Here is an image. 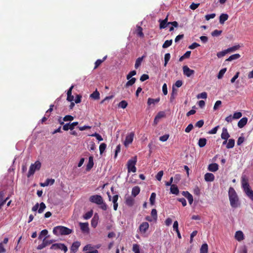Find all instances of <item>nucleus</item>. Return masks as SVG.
Instances as JSON below:
<instances>
[{"instance_id":"19","label":"nucleus","mask_w":253,"mask_h":253,"mask_svg":"<svg viewBox=\"0 0 253 253\" xmlns=\"http://www.w3.org/2000/svg\"><path fill=\"white\" fill-rule=\"evenodd\" d=\"M134 203V200L133 198L129 196L126 199L125 203L126 205L129 207H132Z\"/></svg>"},{"instance_id":"3","label":"nucleus","mask_w":253,"mask_h":253,"mask_svg":"<svg viewBox=\"0 0 253 253\" xmlns=\"http://www.w3.org/2000/svg\"><path fill=\"white\" fill-rule=\"evenodd\" d=\"M73 230L68 227L63 226H57L53 229V233L54 235H68L72 233Z\"/></svg>"},{"instance_id":"41","label":"nucleus","mask_w":253,"mask_h":253,"mask_svg":"<svg viewBox=\"0 0 253 253\" xmlns=\"http://www.w3.org/2000/svg\"><path fill=\"white\" fill-rule=\"evenodd\" d=\"M45 208H46V206H45V204L43 202H42L40 204V208L38 210V212L39 213H42Z\"/></svg>"},{"instance_id":"18","label":"nucleus","mask_w":253,"mask_h":253,"mask_svg":"<svg viewBox=\"0 0 253 253\" xmlns=\"http://www.w3.org/2000/svg\"><path fill=\"white\" fill-rule=\"evenodd\" d=\"M140 191V187L138 186H134L132 189L131 195L133 197H135L139 194Z\"/></svg>"},{"instance_id":"20","label":"nucleus","mask_w":253,"mask_h":253,"mask_svg":"<svg viewBox=\"0 0 253 253\" xmlns=\"http://www.w3.org/2000/svg\"><path fill=\"white\" fill-rule=\"evenodd\" d=\"M55 180L54 179H47L44 183H41V186L42 187L47 186L49 185H52L54 184Z\"/></svg>"},{"instance_id":"44","label":"nucleus","mask_w":253,"mask_h":253,"mask_svg":"<svg viewBox=\"0 0 253 253\" xmlns=\"http://www.w3.org/2000/svg\"><path fill=\"white\" fill-rule=\"evenodd\" d=\"M106 144L104 143H101L99 146V151L100 154H102L106 148Z\"/></svg>"},{"instance_id":"28","label":"nucleus","mask_w":253,"mask_h":253,"mask_svg":"<svg viewBox=\"0 0 253 253\" xmlns=\"http://www.w3.org/2000/svg\"><path fill=\"white\" fill-rule=\"evenodd\" d=\"M208 245L207 243L203 244L200 248V253H208Z\"/></svg>"},{"instance_id":"26","label":"nucleus","mask_w":253,"mask_h":253,"mask_svg":"<svg viewBox=\"0 0 253 253\" xmlns=\"http://www.w3.org/2000/svg\"><path fill=\"white\" fill-rule=\"evenodd\" d=\"M90 97L95 100H98L100 98V93L96 89L95 91L90 95Z\"/></svg>"},{"instance_id":"34","label":"nucleus","mask_w":253,"mask_h":253,"mask_svg":"<svg viewBox=\"0 0 253 253\" xmlns=\"http://www.w3.org/2000/svg\"><path fill=\"white\" fill-rule=\"evenodd\" d=\"M172 42V40L166 41L162 45L163 48H168V47L170 46L171 45Z\"/></svg>"},{"instance_id":"30","label":"nucleus","mask_w":253,"mask_h":253,"mask_svg":"<svg viewBox=\"0 0 253 253\" xmlns=\"http://www.w3.org/2000/svg\"><path fill=\"white\" fill-rule=\"evenodd\" d=\"M160 101V98H158L156 99H153L151 98H149L148 99L147 103L149 105H150L151 104H155L156 103H158Z\"/></svg>"},{"instance_id":"58","label":"nucleus","mask_w":253,"mask_h":253,"mask_svg":"<svg viewBox=\"0 0 253 253\" xmlns=\"http://www.w3.org/2000/svg\"><path fill=\"white\" fill-rule=\"evenodd\" d=\"M218 128H219V126H217L214 127V128H213L212 129H211V130H210L209 131V133L212 134L216 133Z\"/></svg>"},{"instance_id":"40","label":"nucleus","mask_w":253,"mask_h":253,"mask_svg":"<svg viewBox=\"0 0 253 253\" xmlns=\"http://www.w3.org/2000/svg\"><path fill=\"white\" fill-rule=\"evenodd\" d=\"M159 22L160 23V29H161L166 28L167 25H169L168 23L163 21L161 19L159 20Z\"/></svg>"},{"instance_id":"53","label":"nucleus","mask_w":253,"mask_h":253,"mask_svg":"<svg viewBox=\"0 0 253 253\" xmlns=\"http://www.w3.org/2000/svg\"><path fill=\"white\" fill-rule=\"evenodd\" d=\"M169 137V134H165L163 136H161L159 138V140L162 142L166 141Z\"/></svg>"},{"instance_id":"55","label":"nucleus","mask_w":253,"mask_h":253,"mask_svg":"<svg viewBox=\"0 0 253 253\" xmlns=\"http://www.w3.org/2000/svg\"><path fill=\"white\" fill-rule=\"evenodd\" d=\"M151 215L154 218V219H156L157 218V210L155 209H153L151 211Z\"/></svg>"},{"instance_id":"56","label":"nucleus","mask_w":253,"mask_h":253,"mask_svg":"<svg viewBox=\"0 0 253 253\" xmlns=\"http://www.w3.org/2000/svg\"><path fill=\"white\" fill-rule=\"evenodd\" d=\"M198 98H203L206 99L207 97V93L206 92H203L200 94H199L197 96Z\"/></svg>"},{"instance_id":"11","label":"nucleus","mask_w":253,"mask_h":253,"mask_svg":"<svg viewBox=\"0 0 253 253\" xmlns=\"http://www.w3.org/2000/svg\"><path fill=\"white\" fill-rule=\"evenodd\" d=\"M149 225L148 222H143L139 226V230L140 232L145 233L149 228Z\"/></svg>"},{"instance_id":"50","label":"nucleus","mask_w":253,"mask_h":253,"mask_svg":"<svg viewBox=\"0 0 253 253\" xmlns=\"http://www.w3.org/2000/svg\"><path fill=\"white\" fill-rule=\"evenodd\" d=\"M63 121H72L74 120V117L71 115H66L65 116L63 119Z\"/></svg>"},{"instance_id":"39","label":"nucleus","mask_w":253,"mask_h":253,"mask_svg":"<svg viewBox=\"0 0 253 253\" xmlns=\"http://www.w3.org/2000/svg\"><path fill=\"white\" fill-rule=\"evenodd\" d=\"M226 68L220 70L217 75V78L219 79H221L223 77V76L224 74H225V73L226 72Z\"/></svg>"},{"instance_id":"25","label":"nucleus","mask_w":253,"mask_h":253,"mask_svg":"<svg viewBox=\"0 0 253 253\" xmlns=\"http://www.w3.org/2000/svg\"><path fill=\"white\" fill-rule=\"evenodd\" d=\"M107 56L106 55L102 58V59H97L95 62V66L94 67V69L98 68V67H99L101 64V63L107 59Z\"/></svg>"},{"instance_id":"48","label":"nucleus","mask_w":253,"mask_h":253,"mask_svg":"<svg viewBox=\"0 0 253 253\" xmlns=\"http://www.w3.org/2000/svg\"><path fill=\"white\" fill-rule=\"evenodd\" d=\"M163 174H164V172L163 170H161V171H159L158 173L156 175V178L158 181H161L162 179V176L163 175Z\"/></svg>"},{"instance_id":"61","label":"nucleus","mask_w":253,"mask_h":253,"mask_svg":"<svg viewBox=\"0 0 253 253\" xmlns=\"http://www.w3.org/2000/svg\"><path fill=\"white\" fill-rule=\"evenodd\" d=\"M215 16V14L212 13L210 14H207L205 16V19L206 20H209L211 19H212L214 18Z\"/></svg>"},{"instance_id":"14","label":"nucleus","mask_w":253,"mask_h":253,"mask_svg":"<svg viewBox=\"0 0 253 253\" xmlns=\"http://www.w3.org/2000/svg\"><path fill=\"white\" fill-rule=\"evenodd\" d=\"M204 178L207 182H212L214 181L215 177L212 173L208 172L205 174Z\"/></svg>"},{"instance_id":"7","label":"nucleus","mask_w":253,"mask_h":253,"mask_svg":"<svg viewBox=\"0 0 253 253\" xmlns=\"http://www.w3.org/2000/svg\"><path fill=\"white\" fill-rule=\"evenodd\" d=\"M103 199L100 195H94L90 197L89 201L92 203H95L97 205H100L102 203Z\"/></svg>"},{"instance_id":"29","label":"nucleus","mask_w":253,"mask_h":253,"mask_svg":"<svg viewBox=\"0 0 253 253\" xmlns=\"http://www.w3.org/2000/svg\"><path fill=\"white\" fill-rule=\"evenodd\" d=\"M207 143V139L205 138H201L198 141V145L200 147H204Z\"/></svg>"},{"instance_id":"27","label":"nucleus","mask_w":253,"mask_h":253,"mask_svg":"<svg viewBox=\"0 0 253 253\" xmlns=\"http://www.w3.org/2000/svg\"><path fill=\"white\" fill-rule=\"evenodd\" d=\"M128 81L126 82V84L125 85V87L127 88L129 86L132 85L136 81V79L135 78H132L130 80H128Z\"/></svg>"},{"instance_id":"52","label":"nucleus","mask_w":253,"mask_h":253,"mask_svg":"<svg viewBox=\"0 0 253 253\" xmlns=\"http://www.w3.org/2000/svg\"><path fill=\"white\" fill-rule=\"evenodd\" d=\"M242 114L241 112H235L233 114V118L234 119H238L242 117Z\"/></svg>"},{"instance_id":"24","label":"nucleus","mask_w":253,"mask_h":253,"mask_svg":"<svg viewBox=\"0 0 253 253\" xmlns=\"http://www.w3.org/2000/svg\"><path fill=\"white\" fill-rule=\"evenodd\" d=\"M170 193L175 195H178L179 193V189L177 186L175 184H172L171 185Z\"/></svg>"},{"instance_id":"38","label":"nucleus","mask_w":253,"mask_h":253,"mask_svg":"<svg viewBox=\"0 0 253 253\" xmlns=\"http://www.w3.org/2000/svg\"><path fill=\"white\" fill-rule=\"evenodd\" d=\"M165 116V113L164 112H159L155 117V121L159 120L160 119Z\"/></svg>"},{"instance_id":"16","label":"nucleus","mask_w":253,"mask_h":253,"mask_svg":"<svg viewBox=\"0 0 253 253\" xmlns=\"http://www.w3.org/2000/svg\"><path fill=\"white\" fill-rule=\"evenodd\" d=\"M93 165V157L92 156H90L89 157L88 162L86 165V170H90L92 168Z\"/></svg>"},{"instance_id":"45","label":"nucleus","mask_w":253,"mask_h":253,"mask_svg":"<svg viewBox=\"0 0 253 253\" xmlns=\"http://www.w3.org/2000/svg\"><path fill=\"white\" fill-rule=\"evenodd\" d=\"M132 251L134 253H140L139 246L137 244L133 245Z\"/></svg>"},{"instance_id":"62","label":"nucleus","mask_w":253,"mask_h":253,"mask_svg":"<svg viewBox=\"0 0 253 253\" xmlns=\"http://www.w3.org/2000/svg\"><path fill=\"white\" fill-rule=\"evenodd\" d=\"M163 92L164 95L168 94L167 85L166 84H164L162 87Z\"/></svg>"},{"instance_id":"36","label":"nucleus","mask_w":253,"mask_h":253,"mask_svg":"<svg viewBox=\"0 0 253 253\" xmlns=\"http://www.w3.org/2000/svg\"><path fill=\"white\" fill-rule=\"evenodd\" d=\"M156 197V194L155 193L153 192L151 194L150 198V203L151 205H154Z\"/></svg>"},{"instance_id":"15","label":"nucleus","mask_w":253,"mask_h":253,"mask_svg":"<svg viewBox=\"0 0 253 253\" xmlns=\"http://www.w3.org/2000/svg\"><path fill=\"white\" fill-rule=\"evenodd\" d=\"M218 165L216 163H212L209 165L208 170L211 172H215L218 169Z\"/></svg>"},{"instance_id":"47","label":"nucleus","mask_w":253,"mask_h":253,"mask_svg":"<svg viewBox=\"0 0 253 253\" xmlns=\"http://www.w3.org/2000/svg\"><path fill=\"white\" fill-rule=\"evenodd\" d=\"M221 33V30H215L211 33V35L213 37H217L219 36Z\"/></svg>"},{"instance_id":"17","label":"nucleus","mask_w":253,"mask_h":253,"mask_svg":"<svg viewBox=\"0 0 253 253\" xmlns=\"http://www.w3.org/2000/svg\"><path fill=\"white\" fill-rule=\"evenodd\" d=\"M248 119L246 117L242 118L238 123V126L241 128H243L247 123Z\"/></svg>"},{"instance_id":"10","label":"nucleus","mask_w":253,"mask_h":253,"mask_svg":"<svg viewBox=\"0 0 253 253\" xmlns=\"http://www.w3.org/2000/svg\"><path fill=\"white\" fill-rule=\"evenodd\" d=\"M80 226L81 229L83 233H88L89 231V229L88 227V223L87 222L85 223H80Z\"/></svg>"},{"instance_id":"23","label":"nucleus","mask_w":253,"mask_h":253,"mask_svg":"<svg viewBox=\"0 0 253 253\" xmlns=\"http://www.w3.org/2000/svg\"><path fill=\"white\" fill-rule=\"evenodd\" d=\"M229 16L227 14L222 13L219 16V23L221 24H223L225 21H226Z\"/></svg>"},{"instance_id":"4","label":"nucleus","mask_w":253,"mask_h":253,"mask_svg":"<svg viewBox=\"0 0 253 253\" xmlns=\"http://www.w3.org/2000/svg\"><path fill=\"white\" fill-rule=\"evenodd\" d=\"M137 162V157L135 156L129 159L127 163V170L128 172L131 171L135 172L136 171L135 165Z\"/></svg>"},{"instance_id":"13","label":"nucleus","mask_w":253,"mask_h":253,"mask_svg":"<svg viewBox=\"0 0 253 253\" xmlns=\"http://www.w3.org/2000/svg\"><path fill=\"white\" fill-rule=\"evenodd\" d=\"M221 137L223 140H228V139L230 137V134H229L228 130L226 127H223L222 128Z\"/></svg>"},{"instance_id":"33","label":"nucleus","mask_w":253,"mask_h":253,"mask_svg":"<svg viewBox=\"0 0 253 253\" xmlns=\"http://www.w3.org/2000/svg\"><path fill=\"white\" fill-rule=\"evenodd\" d=\"M143 57H144V56H142V57L138 58L136 59V60L135 61V65H134L135 69H137L140 66L141 62L143 59Z\"/></svg>"},{"instance_id":"59","label":"nucleus","mask_w":253,"mask_h":253,"mask_svg":"<svg viewBox=\"0 0 253 253\" xmlns=\"http://www.w3.org/2000/svg\"><path fill=\"white\" fill-rule=\"evenodd\" d=\"M193 128V126L192 124H190L188 125V126L186 127V128L185 129V131L187 133H189L191 131V130Z\"/></svg>"},{"instance_id":"46","label":"nucleus","mask_w":253,"mask_h":253,"mask_svg":"<svg viewBox=\"0 0 253 253\" xmlns=\"http://www.w3.org/2000/svg\"><path fill=\"white\" fill-rule=\"evenodd\" d=\"M92 214L93 212L92 211H88L84 214V218L85 219H88L92 216Z\"/></svg>"},{"instance_id":"51","label":"nucleus","mask_w":253,"mask_h":253,"mask_svg":"<svg viewBox=\"0 0 253 253\" xmlns=\"http://www.w3.org/2000/svg\"><path fill=\"white\" fill-rule=\"evenodd\" d=\"M48 234V231L46 229L42 230L39 235V239H42V237L47 235Z\"/></svg>"},{"instance_id":"32","label":"nucleus","mask_w":253,"mask_h":253,"mask_svg":"<svg viewBox=\"0 0 253 253\" xmlns=\"http://www.w3.org/2000/svg\"><path fill=\"white\" fill-rule=\"evenodd\" d=\"M235 145V140L233 139H230L227 144L226 148L230 149L234 147Z\"/></svg>"},{"instance_id":"8","label":"nucleus","mask_w":253,"mask_h":253,"mask_svg":"<svg viewBox=\"0 0 253 253\" xmlns=\"http://www.w3.org/2000/svg\"><path fill=\"white\" fill-rule=\"evenodd\" d=\"M134 136V133L133 132H130L129 134L126 136L124 142V145L125 146H127L132 142Z\"/></svg>"},{"instance_id":"22","label":"nucleus","mask_w":253,"mask_h":253,"mask_svg":"<svg viewBox=\"0 0 253 253\" xmlns=\"http://www.w3.org/2000/svg\"><path fill=\"white\" fill-rule=\"evenodd\" d=\"M235 237L238 241H241L244 239V234L241 231H238L235 233Z\"/></svg>"},{"instance_id":"43","label":"nucleus","mask_w":253,"mask_h":253,"mask_svg":"<svg viewBox=\"0 0 253 253\" xmlns=\"http://www.w3.org/2000/svg\"><path fill=\"white\" fill-rule=\"evenodd\" d=\"M170 58V54L169 53H167L165 55V63L164 66H166Z\"/></svg>"},{"instance_id":"63","label":"nucleus","mask_w":253,"mask_h":253,"mask_svg":"<svg viewBox=\"0 0 253 253\" xmlns=\"http://www.w3.org/2000/svg\"><path fill=\"white\" fill-rule=\"evenodd\" d=\"M149 79V76L147 74H143L140 78V80L141 81V82H144L146 80H147V79Z\"/></svg>"},{"instance_id":"2","label":"nucleus","mask_w":253,"mask_h":253,"mask_svg":"<svg viewBox=\"0 0 253 253\" xmlns=\"http://www.w3.org/2000/svg\"><path fill=\"white\" fill-rule=\"evenodd\" d=\"M242 187L246 195L253 201V191L250 187L248 180L245 177H242Z\"/></svg>"},{"instance_id":"31","label":"nucleus","mask_w":253,"mask_h":253,"mask_svg":"<svg viewBox=\"0 0 253 253\" xmlns=\"http://www.w3.org/2000/svg\"><path fill=\"white\" fill-rule=\"evenodd\" d=\"M241 55L239 54L236 53L233 54L229 57L228 58H227L226 61H231L233 60L237 59L240 57Z\"/></svg>"},{"instance_id":"42","label":"nucleus","mask_w":253,"mask_h":253,"mask_svg":"<svg viewBox=\"0 0 253 253\" xmlns=\"http://www.w3.org/2000/svg\"><path fill=\"white\" fill-rule=\"evenodd\" d=\"M98 223V217L96 218L94 216L91 219V225L93 227H95Z\"/></svg>"},{"instance_id":"54","label":"nucleus","mask_w":253,"mask_h":253,"mask_svg":"<svg viewBox=\"0 0 253 253\" xmlns=\"http://www.w3.org/2000/svg\"><path fill=\"white\" fill-rule=\"evenodd\" d=\"M204 124V121L203 120H201L198 121L196 123L195 126L200 128L203 126Z\"/></svg>"},{"instance_id":"9","label":"nucleus","mask_w":253,"mask_h":253,"mask_svg":"<svg viewBox=\"0 0 253 253\" xmlns=\"http://www.w3.org/2000/svg\"><path fill=\"white\" fill-rule=\"evenodd\" d=\"M183 71L184 75L188 77H190L195 73L194 70L190 69L187 66H184L183 67Z\"/></svg>"},{"instance_id":"5","label":"nucleus","mask_w":253,"mask_h":253,"mask_svg":"<svg viewBox=\"0 0 253 253\" xmlns=\"http://www.w3.org/2000/svg\"><path fill=\"white\" fill-rule=\"evenodd\" d=\"M41 167V163L37 161L34 164H32L29 169L27 177H30L31 175H33L36 170H39Z\"/></svg>"},{"instance_id":"12","label":"nucleus","mask_w":253,"mask_h":253,"mask_svg":"<svg viewBox=\"0 0 253 253\" xmlns=\"http://www.w3.org/2000/svg\"><path fill=\"white\" fill-rule=\"evenodd\" d=\"M80 245L81 244L80 242H74L71 247V252L72 253H75L77 252Z\"/></svg>"},{"instance_id":"37","label":"nucleus","mask_w":253,"mask_h":253,"mask_svg":"<svg viewBox=\"0 0 253 253\" xmlns=\"http://www.w3.org/2000/svg\"><path fill=\"white\" fill-rule=\"evenodd\" d=\"M127 104H128L126 100H122L119 103L118 107L125 109L127 107Z\"/></svg>"},{"instance_id":"21","label":"nucleus","mask_w":253,"mask_h":253,"mask_svg":"<svg viewBox=\"0 0 253 253\" xmlns=\"http://www.w3.org/2000/svg\"><path fill=\"white\" fill-rule=\"evenodd\" d=\"M74 86L72 85L67 91V100L68 101L71 102L74 99V96L72 95V90Z\"/></svg>"},{"instance_id":"6","label":"nucleus","mask_w":253,"mask_h":253,"mask_svg":"<svg viewBox=\"0 0 253 253\" xmlns=\"http://www.w3.org/2000/svg\"><path fill=\"white\" fill-rule=\"evenodd\" d=\"M51 250H63L65 253L68 251V248L65 244L62 243H56L52 244L50 247Z\"/></svg>"},{"instance_id":"49","label":"nucleus","mask_w":253,"mask_h":253,"mask_svg":"<svg viewBox=\"0 0 253 253\" xmlns=\"http://www.w3.org/2000/svg\"><path fill=\"white\" fill-rule=\"evenodd\" d=\"M227 53V52L226 51V50H224L223 51L217 52V56L218 57V58H220L224 56Z\"/></svg>"},{"instance_id":"57","label":"nucleus","mask_w":253,"mask_h":253,"mask_svg":"<svg viewBox=\"0 0 253 253\" xmlns=\"http://www.w3.org/2000/svg\"><path fill=\"white\" fill-rule=\"evenodd\" d=\"M90 136L95 137L99 141L103 140V138H102V136L98 133H95L93 134H91Z\"/></svg>"},{"instance_id":"64","label":"nucleus","mask_w":253,"mask_h":253,"mask_svg":"<svg viewBox=\"0 0 253 253\" xmlns=\"http://www.w3.org/2000/svg\"><path fill=\"white\" fill-rule=\"evenodd\" d=\"M137 34L140 37H143L144 34L142 32V29L141 27H138L137 29Z\"/></svg>"},{"instance_id":"1","label":"nucleus","mask_w":253,"mask_h":253,"mask_svg":"<svg viewBox=\"0 0 253 253\" xmlns=\"http://www.w3.org/2000/svg\"><path fill=\"white\" fill-rule=\"evenodd\" d=\"M229 199L231 206L233 208H236L239 205V198L233 187H230L228 191Z\"/></svg>"},{"instance_id":"60","label":"nucleus","mask_w":253,"mask_h":253,"mask_svg":"<svg viewBox=\"0 0 253 253\" xmlns=\"http://www.w3.org/2000/svg\"><path fill=\"white\" fill-rule=\"evenodd\" d=\"M120 151H121V145H120V144H119L118 145H117V146L116 147V148L115 155H114L115 158H117L118 153L120 152Z\"/></svg>"},{"instance_id":"35","label":"nucleus","mask_w":253,"mask_h":253,"mask_svg":"<svg viewBox=\"0 0 253 253\" xmlns=\"http://www.w3.org/2000/svg\"><path fill=\"white\" fill-rule=\"evenodd\" d=\"M239 47V45H235L231 47L227 48V49H226V51L227 52V53L233 52L238 49Z\"/></svg>"}]
</instances>
